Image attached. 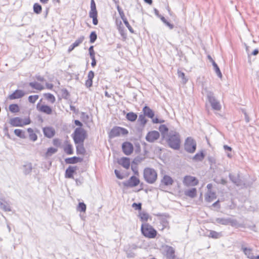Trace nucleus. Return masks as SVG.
Masks as SVG:
<instances>
[{
  "label": "nucleus",
  "mask_w": 259,
  "mask_h": 259,
  "mask_svg": "<svg viewBox=\"0 0 259 259\" xmlns=\"http://www.w3.org/2000/svg\"><path fill=\"white\" fill-rule=\"evenodd\" d=\"M166 139L169 147L174 150H179L180 148L181 141L179 133L175 131H170Z\"/></svg>",
  "instance_id": "obj_1"
},
{
  "label": "nucleus",
  "mask_w": 259,
  "mask_h": 259,
  "mask_svg": "<svg viewBox=\"0 0 259 259\" xmlns=\"http://www.w3.org/2000/svg\"><path fill=\"white\" fill-rule=\"evenodd\" d=\"M202 93L206 96L208 101L213 110H220L221 109V104L214 96L213 92L209 91L207 88H204L202 90Z\"/></svg>",
  "instance_id": "obj_2"
},
{
  "label": "nucleus",
  "mask_w": 259,
  "mask_h": 259,
  "mask_svg": "<svg viewBox=\"0 0 259 259\" xmlns=\"http://www.w3.org/2000/svg\"><path fill=\"white\" fill-rule=\"evenodd\" d=\"M88 135L86 131L82 127H77L72 134V137L75 144L84 143Z\"/></svg>",
  "instance_id": "obj_3"
},
{
  "label": "nucleus",
  "mask_w": 259,
  "mask_h": 259,
  "mask_svg": "<svg viewBox=\"0 0 259 259\" xmlns=\"http://www.w3.org/2000/svg\"><path fill=\"white\" fill-rule=\"evenodd\" d=\"M144 178L148 183L153 184L157 180V174L154 169L147 167L144 169Z\"/></svg>",
  "instance_id": "obj_4"
},
{
  "label": "nucleus",
  "mask_w": 259,
  "mask_h": 259,
  "mask_svg": "<svg viewBox=\"0 0 259 259\" xmlns=\"http://www.w3.org/2000/svg\"><path fill=\"white\" fill-rule=\"evenodd\" d=\"M141 232L145 237L148 238H154L157 233L156 230L148 224H145L142 225Z\"/></svg>",
  "instance_id": "obj_5"
},
{
  "label": "nucleus",
  "mask_w": 259,
  "mask_h": 259,
  "mask_svg": "<svg viewBox=\"0 0 259 259\" xmlns=\"http://www.w3.org/2000/svg\"><path fill=\"white\" fill-rule=\"evenodd\" d=\"M185 150L190 153H194L196 149V143L195 141L191 137H188L184 144Z\"/></svg>",
  "instance_id": "obj_6"
},
{
  "label": "nucleus",
  "mask_w": 259,
  "mask_h": 259,
  "mask_svg": "<svg viewBox=\"0 0 259 259\" xmlns=\"http://www.w3.org/2000/svg\"><path fill=\"white\" fill-rule=\"evenodd\" d=\"M31 122L29 118L25 119L23 120L22 118L19 117L12 118L10 120V124L12 126H23L25 125H27Z\"/></svg>",
  "instance_id": "obj_7"
},
{
  "label": "nucleus",
  "mask_w": 259,
  "mask_h": 259,
  "mask_svg": "<svg viewBox=\"0 0 259 259\" xmlns=\"http://www.w3.org/2000/svg\"><path fill=\"white\" fill-rule=\"evenodd\" d=\"M128 134V131L126 129L115 126L114 127L109 133V137L110 138H113L116 137H118L120 135H125Z\"/></svg>",
  "instance_id": "obj_8"
},
{
  "label": "nucleus",
  "mask_w": 259,
  "mask_h": 259,
  "mask_svg": "<svg viewBox=\"0 0 259 259\" xmlns=\"http://www.w3.org/2000/svg\"><path fill=\"white\" fill-rule=\"evenodd\" d=\"M230 180L233 183L237 186H241V187L247 188L249 185L245 183L241 179L239 174L236 175H234L230 174L229 175Z\"/></svg>",
  "instance_id": "obj_9"
},
{
  "label": "nucleus",
  "mask_w": 259,
  "mask_h": 259,
  "mask_svg": "<svg viewBox=\"0 0 259 259\" xmlns=\"http://www.w3.org/2000/svg\"><path fill=\"white\" fill-rule=\"evenodd\" d=\"M164 255L166 259H176L175 249L170 246L165 245L163 247Z\"/></svg>",
  "instance_id": "obj_10"
},
{
  "label": "nucleus",
  "mask_w": 259,
  "mask_h": 259,
  "mask_svg": "<svg viewBox=\"0 0 259 259\" xmlns=\"http://www.w3.org/2000/svg\"><path fill=\"white\" fill-rule=\"evenodd\" d=\"M198 180L194 177L186 176L184 178L183 183L186 186H195L198 185Z\"/></svg>",
  "instance_id": "obj_11"
},
{
  "label": "nucleus",
  "mask_w": 259,
  "mask_h": 259,
  "mask_svg": "<svg viewBox=\"0 0 259 259\" xmlns=\"http://www.w3.org/2000/svg\"><path fill=\"white\" fill-rule=\"evenodd\" d=\"M140 183V180L135 176H132L128 181L123 182V185L127 187H134Z\"/></svg>",
  "instance_id": "obj_12"
},
{
  "label": "nucleus",
  "mask_w": 259,
  "mask_h": 259,
  "mask_svg": "<svg viewBox=\"0 0 259 259\" xmlns=\"http://www.w3.org/2000/svg\"><path fill=\"white\" fill-rule=\"evenodd\" d=\"M159 133L157 131H151L147 134L146 140L149 142H153L159 138Z\"/></svg>",
  "instance_id": "obj_13"
},
{
  "label": "nucleus",
  "mask_w": 259,
  "mask_h": 259,
  "mask_svg": "<svg viewBox=\"0 0 259 259\" xmlns=\"http://www.w3.org/2000/svg\"><path fill=\"white\" fill-rule=\"evenodd\" d=\"M122 149L123 153L126 155H130L133 151V146L130 142H124L122 145Z\"/></svg>",
  "instance_id": "obj_14"
},
{
  "label": "nucleus",
  "mask_w": 259,
  "mask_h": 259,
  "mask_svg": "<svg viewBox=\"0 0 259 259\" xmlns=\"http://www.w3.org/2000/svg\"><path fill=\"white\" fill-rule=\"evenodd\" d=\"M174 181L169 176L164 175L161 180V184L159 187L161 188H163V186H170L172 185Z\"/></svg>",
  "instance_id": "obj_15"
},
{
  "label": "nucleus",
  "mask_w": 259,
  "mask_h": 259,
  "mask_svg": "<svg viewBox=\"0 0 259 259\" xmlns=\"http://www.w3.org/2000/svg\"><path fill=\"white\" fill-rule=\"evenodd\" d=\"M36 108L39 111L47 114L50 115L52 113V108L48 105H41L40 104L38 103L36 106Z\"/></svg>",
  "instance_id": "obj_16"
},
{
  "label": "nucleus",
  "mask_w": 259,
  "mask_h": 259,
  "mask_svg": "<svg viewBox=\"0 0 259 259\" xmlns=\"http://www.w3.org/2000/svg\"><path fill=\"white\" fill-rule=\"evenodd\" d=\"M24 95V93L23 91L20 90H16L12 94L9 95V99L10 100L17 99L22 98Z\"/></svg>",
  "instance_id": "obj_17"
},
{
  "label": "nucleus",
  "mask_w": 259,
  "mask_h": 259,
  "mask_svg": "<svg viewBox=\"0 0 259 259\" xmlns=\"http://www.w3.org/2000/svg\"><path fill=\"white\" fill-rule=\"evenodd\" d=\"M0 208L5 211H11L10 204L3 198L0 199Z\"/></svg>",
  "instance_id": "obj_18"
},
{
  "label": "nucleus",
  "mask_w": 259,
  "mask_h": 259,
  "mask_svg": "<svg viewBox=\"0 0 259 259\" xmlns=\"http://www.w3.org/2000/svg\"><path fill=\"white\" fill-rule=\"evenodd\" d=\"M118 163L124 168L128 169L130 166V159L127 157H122L118 160Z\"/></svg>",
  "instance_id": "obj_19"
},
{
  "label": "nucleus",
  "mask_w": 259,
  "mask_h": 259,
  "mask_svg": "<svg viewBox=\"0 0 259 259\" xmlns=\"http://www.w3.org/2000/svg\"><path fill=\"white\" fill-rule=\"evenodd\" d=\"M77 169L76 166H69L65 171V178H73V175Z\"/></svg>",
  "instance_id": "obj_20"
},
{
  "label": "nucleus",
  "mask_w": 259,
  "mask_h": 259,
  "mask_svg": "<svg viewBox=\"0 0 259 259\" xmlns=\"http://www.w3.org/2000/svg\"><path fill=\"white\" fill-rule=\"evenodd\" d=\"M43 132L45 136L49 138L53 137L55 133L54 128L50 127H46L44 128Z\"/></svg>",
  "instance_id": "obj_21"
},
{
  "label": "nucleus",
  "mask_w": 259,
  "mask_h": 259,
  "mask_svg": "<svg viewBox=\"0 0 259 259\" xmlns=\"http://www.w3.org/2000/svg\"><path fill=\"white\" fill-rule=\"evenodd\" d=\"M143 112L145 116L150 118H153L154 116V111L147 106L143 108Z\"/></svg>",
  "instance_id": "obj_22"
},
{
  "label": "nucleus",
  "mask_w": 259,
  "mask_h": 259,
  "mask_svg": "<svg viewBox=\"0 0 259 259\" xmlns=\"http://www.w3.org/2000/svg\"><path fill=\"white\" fill-rule=\"evenodd\" d=\"M241 250L243 251L244 253L249 259H253L254 256L252 253V249L250 248H247L244 246L241 247Z\"/></svg>",
  "instance_id": "obj_23"
},
{
  "label": "nucleus",
  "mask_w": 259,
  "mask_h": 259,
  "mask_svg": "<svg viewBox=\"0 0 259 259\" xmlns=\"http://www.w3.org/2000/svg\"><path fill=\"white\" fill-rule=\"evenodd\" d=\"M76 145V154L84 155L85 153V149L84 147V143L75 144Z\"/></svg>",
  "instance_id": "obj_24"
},
{
  "label": "nucleus",
  "mask_w": 259,
  "mask_h": 259,
  "mask_svg": "<svg viewBox=\"0 0 259 259\" xmlns=\"http://www.w3.org/2000/svg\"><path fill=\"white\" fill-rule=\"evenodd\" d=\"M217 198L215 192L208 191L205 196V199L207 202H210Z\"/></svg>",
  "instance_id": "obj_25"
},
{
  "label": "nucleus",
  "mask_w": 259,
  "mask_h": 259,
  "mask_svg": "<svg viewBox=\"0 0 259 259\" xmlns=\"http://www.w3.org/2000/svg\"><path fill=\"white\" fill-rule=\"evenodd\" d=\"M82 161V158L80 157H77L76 156H74L71 158H68L65 159V162L68 164H74L78 162H81Z\"/></svg>",
  "instance_id": "obj_26"
},
{
  "label": "nucleus",
  "mask_w": 259,
  "mask_h": 259,
  "mask_svg": "<svg viewBox=\"0 0 259 259\" xmlns=\"http://www.w3.org/2000/svg\"><path fill=\"white\" fill-rule=\"evenodd\" d=\"M159 130L161 133L163 138H166L168 134V129L167 126L164 124H162L159 126Z\"/></svg>",
  "instance_id": "obj_27"
},
{
  "label": "nucleus",
  "mask_w": 259,
  "mask_h": 259,
  "mask_svg": "<svg viewBox=\"0 0 259 259\" xmlns=\"http://www.w3.org/2000/svg\"><path fill=\"white\" fill-rule=\"evenodd\" d=\"M23 172L25 175L29 174L31 172L32 167L31 163H26L23 165Z\"/></svg>",
  "instance_id": "obj_28"
},
{
  "label": "nucleus",
  "mask_w": 259,
  "mask_h": 259,
  "mask_svg": "<svg viewBox=\"0 0 259 259\" xmlns=\"http://www.w3.org/2000/svg\"><path fill=\"white\" fill-rule=\"evenodd\" d=\"M137 117L138 116L137 114L132 112L127 113L126 115V119L132 122L135 121L137 119Z\"/></svg>",
  "instance_id": "obj_29"
},
{
  "label": "nucleus",
  "mask_w": 259,
  "mask_h": 259,
  "mask_svg": "<svg viewBox=\"0 0 259 259\" xmlns=\"http://www.w3.org/2000/svg\"><path fill=\"white\" fill-rule=\"evenodd\" d=\"M14 133L15 135L19 138H20L22 139L26 138V136L25 135V131H23L22 130L15 129L14 131Z\"/></svg>",
  "instance_id": "obj_30"
},
{
  "label": "nucleus",
  "mask_w": 259,
  "mask_h": 259,
  "mask_svg": "<svg viewBox=\"0 0 259 259\" xmlns=\"http://www.w3.org/2000/svg\"><path fill=\"white\" fill-rule=\"evenodd\" d=\"M204 158V154L202 152L196 153L193 157V159L196 161H201Z\"/></svg>",
  "instance_id": "obj_31"
},
{
  "label": "nucleus",
  "mask_w": 259,
  "mask_h": 259,
  "mask_svg": "<svg viewBox=\"0 0 259 259\" xmlns=\"http://www.w3.org/2000/svg\"><path fill=\"white\" fill-rule=\"evenodd\" d=\"M196 189L193 188L186 191L185 195L191 198H194L196 196Z\"/></svg>",
  "instance_id": "obj_32"
},
{
  "label": "nucleus",
  "mask_w": 259,
  "mask_h": 259,
  "mask_svg": "<svg viewBox=\"0 0 259 259\" xmlns=\"http://www.w3.org/2000/svg\"><path fill=\"white\" fill-rule=\"evenodd\" d=\"M229 225L236 228L242 227V225L239 224L236 219H233L229 218Z\"/></svg>",
  "instance_id": "obj_33"
},
{
  "label": "nucleus",
  "mask_w": 259,
  "mask_h": 259,
  "mask_svg": "<svg viewBox=\"0 0 259 259\" xmlns=\"http://www.w3.org/2000/svg\"><path fill=\"white\" fill-rule=\"evenodd\" d=\"M229 218H217L215 219V221L218 224L223 225H229Z\"/></svg>",
  "instance_id": "obj_34"
},
{
  "label": "nucleus",
  "mask_w": 259,
  "mask_h": 259,
  "mask_svg": "<svg viewBox=\"0 0 259 259\" xmlns=\"http://www.w3.org/2000/svg\"><path fill=\"white\" fill-rule=\"evenodd\" d=\"M9 110L12 113H17L19 111L20 108L18 104H12L10 105Z\"/></svg>",
  "instance_id": "obj_35"
},
{
  "label": "nucleus",
  "mask_w": 259,
  "mask_h": 259,
  "mask_svg": "<svg viewBox=\"0 0 259 259\" xmlns=\"http://www.w3.org/2000/svg\"><path fill=\"white\" fill-rule=\"evenodd\" d=\"M222 236L221 233L217 232L215 231H210L209 234L208 235V237L214 238V239H218Z\"/></svg>",
  "instance_id": "obj_36"
},
{
  "label": "nucleus",
  "mask_w": 259,
  "mask_h": 259,
  "mask_svg": "<svg viewBox=\"0 0 259 259\" xmlns=\"http://www.w3.org/2000/svg\"><path fill=\"white\" fill-rule=\"evenodd\" d=\"M212 64L213 67V69H214L216 74H217L218 76L220 78H222V73L221 72V70H220L219 66L217 64V63L214 61H213V64Z\"/></svg>",
  "instance_id": "obj_37"
},
{
  "label": "nucleus",
  "mask_w": 259,
  "mask_h": 259,
  "mask_svg": "<svg viewBox=\"0 0 259 259\" xmlns=\"http://www.w3.org/2000/svg\"><path fill=\"white\" fill-rule=\"evenodd\" d=\"M45 98L51 103H54L55 102V98L54 96L50 93H47L44 94Z\"/></svg>",
  "instance_id": "obj_38"
},
{
  "label": "nucleus",
  "mask_w": 259,
  "mask_h": 259,
  "mask_svg": "<svg viewBox=\"0 0 259 259\" xmlns=\"http://www.w3.org/2000/svg\"><path fill=\"white\" fill-rule=\"evenodd\" d=\"M64 150L68 155H71L73 153L72 146L71 144H68L64 147Z\"/></svg>",
  "instance_id": "obj_39"
},
{
  "label": "nucleus",
  "mask_w": 259,
  "mask_h": 259,
  "mask_svg": "<svg viewBox=\"0 0 259 259\" xmlns=\"http://www.w3.org/2000/svg\"><path fill=\"white\" fill-rule=\"evenodd\" d=\"M138 121L140 122V124L143 126L145 125L147 122V120L145 118V115L144 114H140L139 116Z\"/></svg>",
  "instance_id": "obj_40"
},
{
  "label": "nucleus",
  "mask_w": 259,
  "mask_h": 259,
  "mask_svg": "<svg viewBox=\"0 0 259 259\" xmlns=\"http://www.w3.org/2000/svg\"><path fill=\"white\" fill-rule=\"evenodd\" d=\"M57 151V148H55L53 147H50L48 149L46 153V155L47 156H51L53 154L56 153Z\"/></svg>",
  "instance_id": "obj_41"
},
{
  "label": "nucleus",
  "mask_w": 259,
  "mask_h": 259,
  "mask_svg": "<svg viewBox=\"0 0 259 259\" xmlns=\"http://www.w3.org/2000/svg\"><path fill=\"white\" fill-rule=\"evenodd\" d=\"M42 10L41 6L35 3L33 5V12L36 13V14H39Z\"/></svg>",
  "instance_id": "obj_42"
},
{
  "label": "nucleus",
  "mask_w": 259,
  "mask_h": 259,
  "mask_svg": "<svg viewBox=\"0 0 259 259\" xmlns=\"http://www.w3.org/2000/svg\"><path fill=\"white\" fill-rule=\"evenodd\" d=\"M178 74L179 78H181L182 79V82L183 83H186L188 79L185 77V75L184 72H182L180 71H178Z\"/></svg>",
  "instance_id": "obj_43"
},
{
  "label": "nucleus",
  "mask_w": 259,
  "mask_h": 259,
  "mask_svg": "<svg viewBox=\"0 0 259 259\" xmlns=\"http://www.w3.org/2000/svg\"><path fill=\"white\" fill-rule=\"evenodd\" d=\"M84 39V37L83 36H81L79 38H78L72 44L74 45V47H78L80 44L82 42Z\"/></svg>",
  "instance_id": "obj_44"
},
{
  "label": "nucleus",
  "mask_w": 259,
  "mask_h": 259,
  "mask_svg": "<svg viewBox=\"0 0 259 259\" xmlns=\"http://www.w3.org/2000/svg\"><path fill=\"white\" fill-rule=\"evenodd\" d=\"M97 38V35L95 31H93L91 33L90 35V42L94 43Z\"/></svg>",
  "instance_id": "obj_45"
},
{
  "label": "nucleus",
  "mask_w": 259,
  "mask_h": 259,
  "mask_svg": "<svg viewBox=\"0 0 259 259\" xmlns=\"http://www.w3.org/2000/svg\"><path fill=\"white\" fill-rule=\"evenodd\" d=\"M86 205L83 202H79L78 206V210L81 212H85L86 210Z\"/></svg>",
  "instance_id": "obj_46"
},
{
  "label": "nucleus",
  "mask_w": 259,
  "mask_h": 259,
  "mask_svg": "<svg viewBox=\"0 0 259 259\" xmlns=\"http://www.w3.org/2000/svg\"><path fill=\"white\" fill-rule=\"evenodd\" d=\"M139 216L142 221H147L149 218V214L146 212L140 213Z\"/></svg>",
  "instance_id": "obj_47"
},
{
  "label": "nucleus",
  "mask_w": 259,
  "mask_h": 259,
  "mask_svg": "<svg viewBox=\"0 0 259 259\" xmlns=\"http://www.w3.org/2000/svg\"><path fill=\"white\" fill-rule=\"evenodd\" d=\"M132 207L135 210H141V209H142V204L141 203H134L132 204Z\"/></svg>",
  "instance_id": "obj_48"
},
{
  "label": "nucleus",
  "mask_w": 259,
  "mask_h": 259,
  "mask_svg": "<svg viewBox=\"0 0 259 259\" xmlns=\"http://www.w3.org/2000/svg\"><path fill=\"white\" fill-rule=\"evenodd\" d=\"M89 16L90 18L97 17L98 12L97 10H91L89 12Z\"/></svg>",
  "instance_id": "obj_49"
},
{
  "label": "nucleus",
  "mask_w": 259,
  "mask_h": 259,
  "mask_svg": "<svg viewBox=\"0 0 259 259\" xmlns=\"http://www.w3.org/2000/svg\"><path fill=\"white\" fill-rule=\"evenodd\" d=\"M123 22L124 23L125 25L126 26V27L128 28L129 31L131 33H134V31L133 29L132 28V27H131V26L130 25L127 20L126 19V20H124Z\"/></svg>",
  "instance_id": "obj_50"
},
{
  "label": "nucleus",
  "mask_w": 259,
  "mask_h": 259,
  "mask_svg": "<svg viewBox=\"0 0 259 259\" xmlns=\"http://www.w3.org/2000/svg\"><path fill=\"white\" fill-rule=\"evenodd\" d=\"M61 91H62L63 97L64 98L67 99V97L69 96V93L68 91H67V90L66 89H63Z\"/></svg>",
  "instance_id": "obj_51"
},
{
  "label": "nucleus",
  "mask_w": 259,
  "mask_h": 259,
  "mask_svg": "<svg viewBox=\"0 0 259 259\" xmlns=\"http://www.w3.org/2000/svg\"><path fill=\"white\" fill-rule=\"evenodd\" d=\"M33 89H35L38 90H41L44 89V87L36 82H33Z\"/></svg>",
  "instance_id": "obj_52"
},
{
  "label": "nucleus",
  "mask_w": 259,
  "mask_h": 259,
  "mask_svg": "<svg viewBox=\"0 0 259 259\" xmlns=\"http://www.w3.org/2000/svg\"><path fill=\"white\" fill-rule=\"evenodd\" d=\"M89 53H90V57L95 56V52H94V47L93 46H91L89 48Z\"/></svg>",
  "instance_id": "obj_53"
},
{
  "label": "nucleus",
  "mask_w": 259,
  "mask_h": 259,
  "mask_svg": "<svg viewBox=\"0 0 259 259\" xmlns=\"http://www.w3.org/2000/svg\"><path fill=\"white\" fill-rule=\"evenodd\" d=\"M94 77V72L93 71H90L88 74V79L93 80Z\"/></svg>",
  "instance_id": "obj_54"
},
{
  "label": "nucleus",
  "mask_w": 259,
  "mask_h": 259,
  "mask_svg": "<svg viewBox=\"0 0 259 259\" xmlns=\"http://www.w3.org/2000/svg\"><path fill=\"white\" fill-rule=\"evenodd\" d=\"M258 52H259L258 50L256 49L251 53V54H249V53H248V58L249 59V58L250 57V55H254V56L257 55L258 54ZM248 61L249 62H250L249 60H248Z\"/></svg>",
  "instance_id": "obj_55"
},
{
  "label": "nucleus",
  "mask_w": 259,
  "mask_h": 259,
  "mask_svg": "<svg viewBox=\"0 0 259 259\" xmlns=\"http://www.w3.org/2000/svg\"><path fill=\"white\" fill-rule=\"evenodd\" d=\"M53 144L57 147H59L61 145L60 141L59 139H55L53 140Z\"/></svg>",
  "instance_id": "obj_56"
},
{
  "label": "nucleus",
  "mask_w": 259,
  "mask_h": 259,
  "mask_svg": "<svg viewBox=\"0 0 259 259\" xmlns=\"http://www.w3.org/2000/svg\"><path fill=\"white\" fill-rule=\"evenodd\" d=\"M85 86L87 87V88H90L92 86V84H93V80H88L87 79L85 81Z\"/></svg>",
  "instance_id": "obj_57"
},
{
  "label": "nucleus",
  "mask_w": 259,
  "mask_h": 259,
  "mask_svg": "<svg viewBox=\"0 0 259 259\" xmlns=\"http://www.w3.org/2000/svg\"><path fill=\"white\" fill-rule=\"evenodd\" d=\"M152 119H153V120H152L153 122L155 123H163L164 122L163 120H160L157 118H153Z\"/></svg>",
  "instance_id": "obj_58"
},
{
  "label": "nucleus",
  "mask_w": 259,
  "mask_h": 259,
  "mask_svg": "<svg viewBox=\"0 0 259 259\" xmlns=\"http://www.w3.org/2000/svg\"><path fill=\"white\" fill-rule=\"evenodd\" d=\"M91 10H97L96 6L94 0H91Z\"/></svg>",
  "instance_id": "obj_59"
},
{
  "label": "nucleus",
  "mask_w": 259,
  "mask_h": 259,
  "mask_svg": "<svg viewBox=\"0 0 259 259\" xmlns=\"http://www.w3.org/2000/svg\"><path fill=\"white\" fill-rule=\"evenodd\" d=\"M114 173L117 178H118V179H122L123 178V177L120 175V172L118 170L115 169L114 170Z\"/></svg>",
  "instance_id": "obj_60"
},
{
  "label": "nucleus",
  "mask_w": 259,
  "mask_h": 259,
  "mask_svg": "<svg viewBox=\"0 0 259 259\" xmlns=\"http://www.w3.org/2000/svg\"><path fill=\"white\" fill-rule=\"evenodd\" d=\"M91 59H92V63H91V65L92 67H95L96 65V60L95 59V56L94 57H91Z\"/></svg>",
  "instance_id": "obj_61"
},
{
  "label": "nucleus",
  "mask_w": 259,
  "mask_h": 259,
  "mask_svg": "<svg viewBox=\"0 0 259 259\" xmlns=\"http://www.w3.org/2000/svg\"><path fill=\"white\" fill-rule=\"evenodd\" d=\"M28 132L29 133V139L30 140H32V128H28L27 129Z\"/></svg>",
  "instance_id": "obj_62"
},
{
  "label": "nucleus",
  "mask_w": 259,
  "mask_h": 259,
  "mask_svg": "<svg viewBox=\"0 0 259 259\" xmlns=\"http://www.w3.org/2000/svg\"><path fill=\"white\" fill-rule=\"evenodd\" d=\"M167 27L169 28V29H172L174 28V25L170 24L169 22H168L167 20L165 21V23H164Z\"/></svg>",
  "instance_id": "obj_63"
},
{
  "label": "nucleus",
  "mask_w": 259,
  "mask_h": 259,
  "mask_svg": "<svg viewBox=\"0 0 259 259\" xmlns=\"http://www.w3.org/2000/svg\"><path fill=\"white\" fill-rule=\"evenodd\" d=\"M126 255L127 257L131 258L135 256V254L133 252H130L127 250L126 251Z\"/></svg>",
  "instance_id": "obj_64"
}]
</instances>
